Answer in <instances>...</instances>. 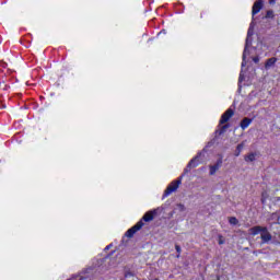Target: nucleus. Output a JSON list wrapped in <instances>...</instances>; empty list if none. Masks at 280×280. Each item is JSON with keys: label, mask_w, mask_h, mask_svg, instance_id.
Returning a JSON list of instances; mask_svg holds the SVG:
<instances>
[{"label": "nucleus", "mask_w": 280, "mask_h": 280, "mask_svg": "<svg viewBox=\"0 0 280 280\" xmlns=\"http://www.w3.org/2000/svg\"><path fill=\"white\" fill-rule=\"evenodd\" d=\"M144 226V223H143V220H140L138 221L133 226H131L126 233V237H135V234L138 232V231H141V229H143Z\"/></svg>", "instance_id": "nucleus-2"}, {"label": "nucleus", "mask_w": 280, "mask_h": 280, "mask_svg": "<svg viewBox=\"0 0 280 280\" xmlns=\"http://www.w3.org/2000/svg\"><path fill=\"white\" fill-rule=\"evenodd\" d=\"M175 250L177 253V258L180 257V253H182L180 245H175Z\"/></svg>", "instance_id": "nucleus-16"}, {"label": "nucleus", "mask_w": 280, "mask_h": 280, "mask_svg": "<svg viewBox=\"0 0 280 280\" xmlns=\"http://www.w3.org/2000/svg\"><path fill=\"white\" fill-rule=\"evenodd\" d=\"M242 67H246V54H243Z\"/></svg>", "instance_id": "nucleus-18"}, {"label": "nucleus", "mask_w": 280, "mask_h": 280, "mask_svg": "<svg viewBox=\"0 0 280 280\" xmlns=\"http://www.w3.org/2000/svg\"><path fill=\"white\" fill-rule=\"evenodd\" d=\"M260 240L262 241V244H268L272 240V234L268 231V228H266V231H262L260 233Z\"/></svg>", "instance_id": "nucleus-7"}, {"label": "nucleus", "mask_w": 280, "mask_h": 280, "mask_svg": "<svg viewBox=\"0 0 280 280\" xmlns=\"http://www.w3.org/2000/svg\"><path fill=\"white\" fill-rule=\"evenodd\" d=\"M229 222H230V224H232L233 226H235V225H237V224L240 223V221H238L237 218H235V217H231V218L229 219Z\"/></svg>", "instance_id": "nucleus-13"}, {"label": "nucleus", "mask_w": 280, "mask_h": 280, "mask_svg": "<svg viewBox=\"0 0 280 280\" xmlns=\"http://www.w3.org/2000/svg\"><path fill=\"white\" fill-rule=\"evenodd\" d=\"M129 277H133L131 271L125 272V279H129Z\"/></svg>", "instance_id": "nucleus-17"}, {"label": "nucleus", "mask_w": 280, "mask_h": 280, "mask_svg": "<svg viewBox=\"0 0 280 280\" xmlns=\"http://www.w3.org/2000/svg\"><path fill=\"white\" fill-rule=\"evenodd\" d=\"M266 200H268V192L264 191L261 194V199H260L261 205H265Z\"/></svg>", "instance_id": "nucleus-15"}, {"label": "nucleus", "mask_w": 280, "mask_h": 280, "mask_svg": "<svg viewBox=\"0 0 280 280\" xmlns=\"http://www.w3.org/2000/svg\"><path fill=\"white\" fill-rule=\"evenodd\" d=\"M265 19H275V11L268 10L265 15Z\"/></svg>", "instance_id": "nucleus-14"}, {"label": "nucleus", "mask_w": 280, "mask_h": 280, "mask_svg": "<svg viewBox=\"0 0 280 280\" xmlns=\"http://www.w3.org/2000/svg\"><path fill=\"white\" fill-rule=\"evenodd\" d=\"M255 156H257V153H249L245 155L246 163H253V161H255Z\"/></svg>", "instance_id": "nucleus-11"}, {"label": "nucleus", "mask_w": 280, "mask_h": 280, "mask_svg": "<svg viewBox=\"0 0 280 280\" xmlns=\"http://www.w3.org/2000/svg\"><path fill=\"white\" fill-rule=\"evenodd\" d=\"M253 62H255V65H258V62H259V57H258V56L253 57Z\"/></svg>", "instance_id": "nucleus-20"}, {"label": "nucleus", "mask_w": 280, "mask_h": 280, "mask_svg": "<svg viewBox=\"0 0 280 280\" xmlns=\"http://www.w3.org/2000/svg\"><path fill=\"white\" fill-rule=\"evenodd\" d=\"M9 89H10V85L3 83L2 90H3V91H8Z\"/></svg>", "instance_id": "nucleus-21"}, {"label": "nucleus", "mask_w": 280, "mask_h": 280, "mask_svg": "<svg viewBox=\"0 0 280 280\" xmlns=\"http://www.w3.org/2000/svg\"><path fill=\"white\" fill-rule=\"evenodd\" d=\"M262 231H266V226L255 225L249 229L250 235H259V233L261 234Z\"/></svg>", "instance_id": "nucleus-8"}, {"label": "nucleus", "mask_w": 280, "mask_h": 280, "mask_svg": "<svg viewBox=\"0 0 280 280\" xmlns=\"http://www.w3.org/2000/svg\"><path fill=\"white\" fill-rule=\"evenodd\" d=\"M226 128H229V125H223V126L221 127L220 135H222V132H224V130H226Z\"/></svg>", "instance_id": "nucleus-19"}, {"label": "nucleus", "mask_w": 280, "mask_h": 280, "mask_svg": "<svg viewBox=\"0 0 280 280\" xmlns=\"http://www.w3.org/2000/svg\"><path fill=\"white\" fill-rule=\"evenodd\" d=\"M222 163H223L222 158H219L217 160L215 164L210 165L209 166V170H210L209 175L210 176H215V173L218 172V170H220V167H222Z\"/></svg>", "instance_id": "nucleus-4"}, {"label": "nucleus", "mask_w": 280, "mask_h": 280, "mask_svg": "<svg viewBox=\"0 0 280 280\" xmlns=\"http://www.w3.org/2000/svg\"><path fill=\"white\" fill-rule=\"evenodd\" d=\"M271 215H272V218H278L277 213H272Z\"/></svg>", "instance_id": "nucleus-24"}, {"label": "nucleus", "mask_w": 280, "mask_h": 280, "mask_svg": "<svg viewBox=\"0 0 280 280\" xmlns=\"http://www.w3.org/2000/svg\"><path fill=\"white\" fill-rule=\"evenodd\" d=\"M233 115H235V112L232 108L226 109L225 113L222 114L219 124L221 126H224V124H226L231 119V117H233Z\"/></svg>", "instance_id": "nucleus-3"}, {"label": "nucleus", "mask_w": 280, "mask_h": 280, "mask_svg": "<svg viewBox=\"0 0 280 280\" xmlns=\"http://www.w3.org/2000/svg\"><path fill=\"white\" fill-rule=\"evenodd\" d=\"M262 8H264V0L256 1L252 8V15L255 16V14H259Z\"/></svg>", "instance_id": "nucleus-5"}, {"label": "nucleus", "mask_w": 280, "mask_h": 280, "mask_svg": "<svg viewBox=\"0 0 280 280\" xmlns=\"http://www.w3.org/2000/svg\"><path fill=\"white\" fill-rule=\"evenodd\" d=\"M247 35L250 36V28L248 30Z\"/></svg>", "instance_id": "nucleus-26"}, {"label": "nucleus", "mask_w": 280, "mask_h": 280, "mask_svg": "<svg viewBox=\"0 0 280 280\" xmlns=\"http://www.w3.org/2000/svg\"><path fill=\"white\" fill-rule=\"evenodd\" d=\"M270 5H275L277 3V0H269Z\"/></svg>", "instance_id": "nucleus-22"}, {"label": "nucleus", "mask_w": 280, "mask_h": 280, "mask_svg": "<svg viewBox=\"0 0 280 280\" xmlns=\"http://www.w3.org/2000/svg\"><path fill=\"white\" fill-rule=\"evenodd\" d=\"M275 65H277V57H271L269 59L266 60L265 62V69H270V67H275Z\"/></svg>", "instance_id": "nucleus-10"}, {"label": "nucleus", "mask_w": 280, "mask_h": 280, "mask_svg": "<svg viewBox=\"0 0 280 280\" xmlns=\"http://www.w3.org/2000/svg\"><path fill=\"white\" fill-rule=\"evenodd\" d=\"M242 150H244V143L237 144L234 156H240V154H242Z\"/></svg>", "instance_id": "nucleus-12"}, {"label": "nucleus", "mask_w": 280, "mask_h": 280, "mask_svg": "<svg viewBox=\"0 0 280 280\" xmlns=\"http://www.w3.org/2000/svg\"><path fill=\"white\" fill-rule=\"evenodd\" d=\"M253 124V119L245 117L241 120L240 127L242 128V130H246V128H248V126H250Z\"/></svg>", "instance_id": "nucleus-9"}, {"label": "nucleus", "mask_w": 280, "mask_h": 280, "mask_svg": "<svg viewBox=\"0 0 280 280\" xmlns=\"http://www.w3.org/2000/svg\"><path fill=\"white\" fill-rule=\"evenodd\" d=\"M156 215V210H150L148 212L144 213V215L142 217V222H152V220H154V217Z\"/></svg>", "instance_id": "nucleus-6"}, {"label": "nucleus", "mask_w": 280, "mask_h": 280, "mask_svg": "<svg viewBox=\"0 0 280 280\" xmlns=\"http://www.w3.org/2000/svg\"><path fill=\"white\" fill-rule=\"evenodd\" d=\"M219 244H220V245L224 244V241L220 240V241H219Z\"/></svg>", "instance_id": "nucleus-25"}, {"label": "nucleus", "mask_w": 280, "mask_h": 280, "mask_svg": "<svg viewBox=\"0 0 280 280\" xmlns=\"http://www.w3.org/2000/svg\"><path fill=\"white\" fill-rule=\"evenodd\" d=\"M113 246V244H109L105 247V250H110V247Z\"/></svg>", "instance_id": "nucleus-23"}, {"label": "nucleus", "mask_w": 280, "mask_h": 280, "mask_svg": "<svg viewBox=\"0 0 280 280\" xmlns=\"http://www.w3.org/2000/svg\"><path fill=\"white\" fill-rule=\"evenodd\" d=\"M198 165H200V153L188 162L187 166L184 168V173L177 179L171 182V185L164 190L163 198H167V196H172L174 191H177L178 187L183 184V177L189 174L191 170L198 167Z\"/></svg>", "instance_id": "nucleus-1"}]
</instances>
